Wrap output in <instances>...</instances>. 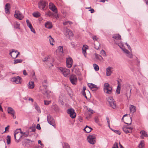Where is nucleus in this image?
Masks as SVG:
<instances>
[{"instance_id":"35","label":"nucleus","mask_w":148,"mask_h":148,"mask_svg":"<svg viewBox=\"0 0 148 148\" xmlns=\"http://www.w3.org/2000/svg\"><path fill=\"white\" fill-rule=\"evenodd\" d=\"M114 101L112 97H109L107 99V102L109 103V104L110 103H111L112 101Z\"/></svg>"},{"instance_id":"54","label":"nucleus","mask_w":148,"mask_h":148,"mask_svg":"<svg viewBox=\"0 0 148 148\" xmlns=\"http://www.w3.org/2000/svg\"><path fill=\"white\" fill-rule=\"evenodd\" d=\"M123 51L126 53L128 54H130V52L128 50H127V49H124L123 50Z\"/></svg>"},{"instance_id":"59","label":"nucleus","mask_w":148,"mask_h":148,"mask_svg":"<svg viewBox=\"0 0 148 148\" xmlns=\"http://www.w3.org/2000/svg\"><path fill=\"white\" fill-rule=\"evenodd\" d=\"M9 125H8L7 127H6L5 128V131L4 132H5L6 131H8L9 129Z\"/></svg>"},{"instance_id":"28","label":"nucleus","mask_w":148,"mask_h":148,"mask_svg":"<svg viewBox=\"0 0 148 148\" xmlns=\"http://www.w3.org/2000/svg\"><path fill=\"white\" fill-rule=\"evenodd\" d=\"M127 122H125V123L128 125H130L132 122V120L131 117H129L127 118Z\"/></svg>"},{"instance_id":"9","label":"nucleus","mask_w":148,"mask_h":148,"mask_svg":"<svg viewBox=\"0 0 148 148\" xmlns=\"http://www.w3.org/2000/svg\"><path fill=\"white\" fill-rule=\"evenodd\" d=\"M70 80L73 84L75 85L77 83V79L75 75H71L70 77Z\"/></svg>"},{"instance_id":"40","label":"nucleus","mask_w":148,"mask_h":148,"mask_svg":"<svg viewBox=\"0 0 148 148\" xmlns=\"http://www.w3.org/2000/svg\"><path fill=\"white\" fill-rule=\"evenodd\" d=\"M22 61V60L21 59H16L14 60V64H16L18 63L21 62Z\"/></svg>"},{"instance_id":"39","label":"nucleus","mask_w":148,"mask_h":148,"mask_svg":"<svg viewBox=\"0 0 148 148\" xmlns=\"http://www.w3.org/2000/svg\"><path fill=\"white\" fill-rule=\"evenodd\" d=\"M49 37L50 38H49V40L50 44L51 45H53V42L54 41V39L51 37V36H49Z\"/></svg>"},{"instance_id":"27","label":"nucleus","mask_w":148,"mask_h":148,"mask_svg":"<svg viewBox=\"0 0 148 148\" xmlns=\"http://www.w3.org/2000/svg\"><path fill=\"white\" fill-rule=\"evenodd\" d=\"M28 87L29 88H33L34 87V82H29L28 84Z\"/></svg>"},{"instance_id":"64","label":"nucleus","mask_w":148,"mask_h":148,"mask_svg":"<svg viewBox=\"0 0 148 148\" xmlns=\"http://www.w3.org/2000/svg\"><path fill=\"white\" fill-rule=\"evenodd\" d=\"M89 11H90L91 13H93L95 12L94 10L93 9H91L89 10Z\"/></svg>"},{"instance_id":"51","label":"nucleus","mask_w":148,"mask_h":148,"mask_svg":"<svg viewBox=\"0 0 148 148\" xmlns=\"http://www.w3.org/2000/svg\"><path fill=\"white\" fill-rule=\"evenodd\" d=\"M52 13L50 11H49L48 12H47L46 14H45V15L49 16H51L52 15Z\"/></svg>"},{"instance_id":"4","label":"nucleus","mask_w":148,"mask_h":148,"mask_svg":"<svg viewBox=\"0 0 148 148\" xmlns=\"http://www.w3.org/2000/svg\"><path fill=\"white\" fill-rule=\"evenodd\" d=\"M103 90L105 93L110 94L112 92V89L109 84L106 83L104 85Z\"/></svg>"},{"instance_id":"7","label":"nucleus","mask_w":148,"mask_h":148,"mask_svg":"<svg viewBox=\"0 0 148 148\" xmlns=\"http://www.w3.org/2000/svg\"><path fill=\"white\" fill-rule=\"evenodd\" d=\"M67 112L70 114V116L72 118H74L76 117V114L73 108H71L68 109L67 110Z\"/></svg>"},{"instance_id":"29","label":"nucleus","mask_w":148,"mask_h":148,"mask_svg":"<svg viewBox=\"0 0 148 148\" xmlns=\"http://www.w3.org/2000/svg\"><path fill=\"white\" fill-rule=\"evenodd\" d=\"M121 36L119 34H115L113 37L112 38L116 40H119L121 39Z\"/></svg>"},{"instance_id":"34","label":"nucleus","mask_w":148,"mask_h":148,"mask_svg":"<svg viewBox=\"0 0 148 148\" xmlns=\"http://www.w3.org/2000/svg\"><path fill=\"white\" fill-rule=\"evenodd\" d=\"M140 133L143 136L145 137H147L148 136L147 132L144 130L141 131L140 132Z\"/></svg>"},{"instance_id":"47","label":"nucleus","mask_w":148,"mask_h":148,"mask_svg":"<svg viewBox=\"0 0 148 148\" xmlns=\"http://www.w3.org/2000/svg\"><path fill=\"white\" fill-rule=\"evenodd\" d=\"M23 136H25L27 137L28 136L29 133L27 131V132H23L22 133Z\"/></svg>"},{"instance_id":"25","label":"nucleus","mask_w":148,"mask_h":148,"mask_svg":"<svg viewBox=\"0 0 148 148\" xmlns=\"http://www.w3.org/2000/svg\"><path fill=\"white\" fill-rule=\"evenodd\" d=\"M123 131L126 134H127L129 133H131L132 132L131 129H127V128L125 127H123Z\"/></svg>"},{"instance_id":"38","label":"nucleus","mask_w":148,"mask_h":148,"mask_svg":"<svg viewBox=\"0 0 148 148\" xmlns=\"http://www.w3.org/2000/svg\"><path fill=\"white\" fill-rule=\"evenodd\" d=\"M144 146V145L142 141H141L137 148H143Z\"/></svg>"},{"instance_id":"46","label":"nucleus","mask_w":148,"mask_h":148,"mask_svg":"<svg viewBox=\"0 0 148 148\" xmlns=\"http://www.w3.org/2000/svg\"><path fill=\"white\" fill-rule=\"evenodd\" d=\"M95 58H96L97 59H98V60H100V58H102V57L101 56L96 53L95 54Z\"/></svg>"},{"instance_id":"5","label":"nucleus","mask_w":148,"mask_h":148,"mask_svg":"<svg viewBox=\"0 0 148 148\" xmlns=\"http://www.w3.org/2000/svg\"><path fill=\"white\" fill-rule=\"evenodd\" d=\"M58 69L65 77L67 76L70 73V70L68 69L62 67H60Z\"/></svg>"},{"instance_id":"52","label":"nucleus","mask_w":148,"mask_h":148,"mask_svg":"<svg viewBox=\"0 0 148 148\" xmlns=\"http://www.w3.org/2000/svg\"><path fill=\"white\" fill-rule=\"evenodd\" d=\"M95 121L97 123H98L99 122V120L98 117H96L95 119Z\"/></svg>"},{"instance_id":"13","label":"nucleus","mask_w":148,"mask_h":148,"mask_svg":"<svg viewBox=\"0 0 148 148\" xmlns=\"http://www.w3.org/2000/svg\"><path fill=\"white\" fill-rule=\"evenodd\" d=\"M64 34L66 36H68L69 38L70 39L71 37L73 36V34L71 31L66 28L64 31Z\"/></svg>"},{"instance_id":"14","label":"nucleus","mask_w":148,"mask_h":148,"mask_svg":"<svg viewBox=\"0 0 148 148\" xmlns=\"http://www.w3.org/2000/svg\"><path fill=\"white\" fill-rule=\"evenodd\" d=\"M10 53L12 58H15L17 57L20 53L17 51H15L14 50L12 49V51L10 52Z\"/></svg>"},{"instance_id":"17","label":"nucleus","mask_w":148,"mask_h":148,"mask_svg":"<svg viewBox=\"0 0 148 148\" xmlns=\"http://www.w3.org/2000/svg\"><path fill=\"white\" fill-rule=\"evenodd\" d=\"M49 8L55 13L57 12V9L55 5L52 3H49Z\"/></svg>"},{"instance_id":"61","label":"nucleus","mask_w":148,"mask_h":148,"mask_svg":"<svg viewBox=\"0 0 148 148\" xmlns=\"http://www.w3.org/2000/svg\"><path fill=\"white\" fill-rule=\"evenodd\" d=\"M82 95L85 97L87 99V97L86 95V92L85 91H83Z\"/></svg>"},{"instance_id":"50","label":"nucleus","mask_w":148,"mask_h":148,"mask_svg":"<svg viewBox=\"0 0 148 148\" xmlns=\"http://www.w3.org/2000/svg\"><path fill=\"white\" fill-rule=\"evenodd\" d=\"M114 132L116 134H118L119 135H120L121 134L119 130H114Z\"/></svg>"},{"instance_id":"49","label":"nucleus","mask_w":148,"mask_h":148,"mask_svg":"<svg viewBox=\"0 0 148 148\" xmlns=\"http://www.w3.org/2000/svg\"><path fill=\"white\" fill-rule=\"evenodd\" d=\"M58 49H59L61 53H63V47H61L60 46Z\"/></svg>"},{"instance_id":"18","label":"nucleus","mask_w":148,"mask_h":148,"mask_svg":"<svg viewBox=\"0 0 148 148\" xmlns=\"http://www.w3.org/2000/svg\"><path fill=\"white\" fill-rule=\"evenodd\" d=\"M8 113L9 114H11L12 116L14 119L16 118V116L14 115L15 112L12 108L10 107H8Z\"/></svg>"},{"instance_id":"20","label":"nucleus","mask_w":148,"mask_h":148,"mask_svg":"<svg viewBox=\"0 0 148 148\" xmlns=\"http://www.w3.org/2000/svg\"><path fill=\"white\" fill-rule=\"evenodd\" d=\"M88 85L92 90L95 91L97 88V86L92 83H88Z\"/></svg>"},{"instance_id":"33","label":"nucleus","mask_w":148,"mask_h":148,"mask_svg":"<svg viewBox=\"0 0 148 148\" xmlns=\"http://www.w3.org/2000/svg\"><path fill=\"white\" fill-rule=\"evenodd\" d=\"M6 139L7 144H10L11 143V136L9 135H8L7 136Z\"/></svg>"},{"instance_id":"48","label":"nucleus","mask_w":148,"mask_h":148,"mask_svg":"<svg viewBox=\"0 0 148 148\" xmlns=\"http://www.w3.org/2000/svg\"><path fill=\"white\" fill-rule=\"evenodd\" d=\"M112 148H119L118 143H115Z\"/></svg>"},{"instance_id":"32","label":"nucleus","mask_w":148,"mask_h":148,"mask_svg":"<svg viewBox=\"0 0 148 148\" xmlns=\"http://www.w3.org/2000/svg\"><path fill=\"white\" fill-rule=\"evenodd\" d=\"M62 145L63 148H70L69 145L66 143H63Z\"/></svg>"},{"instance_id":"41","label":"nucleus","mask_w":148,"mask_h":148,"mask_svg":"<svg viewBox=\"0 0 148 148\" xmlns=\"http://www.w3.org/2000/svg\"><path fill=\"white\" fill-rule=\"evenodd\" d=\"M20 26V24L18 23L15 22L14 23V27L16 28L19 29Z\"/></svg>"},{"instance_id":"10","label":"nucleus","mask_w":148,"mask_h":148,"mask_svg":"<svg viewBox=\"0 0 148 148\" xmlns=\"http://www.w3.org/2000/svg\"><path fill=\"white\" fill-rule=\"evenodd\" d=\"M14 16L16 18L20 20H22L23 17L22 14L18 10L15 11Z\"/></svg>"},{"instance_id":"23","label":"nucleus","mask_w":148,"mask_h":148,"mask_svg":"<svg viewBox=\"0 0 148 148\" xmlns=\"http://www.w3.org/2000/svg\"><path fill=\"white\" fill-rule=\"evenodd\" d=\"M130 110L131 112L134 113L136 111V107L132 105H130Z\"/></svg>"},{"instance_id":"22","label":"nucleus","mask_w":148,"mask_h":148,"mask_svg":"<svg viewBox=\"0 0 148 148\" xmlns=\"http://www.w3.org/2000/svg\"><path fill=\"white\" fill-rule=\"evenodd\" d=\"M45 26L46 28L48 29H51L52 27V23L50 22H46L45 24Z\"/></svg>"},{"instance_id":"53","label":"nucleus","mask_w":148,"mask_h":148,"mask_svg":"<svg viewBox=\"0 0 148 148\" xmlns=\"http://www.w3.org/2000/svg\"><path fill=\"white\" fill-rule=\"evenodd\" d=\"M88 110L91 114H93L94 112V111L90 108L88 109Z\"/></svg>"},{"instance_id":"1","label":"nucleus","mask_w":148,"mask_h":148,"mask_svg":"<svg viewBox=\"0 0 148 148\" xmlns=\"http://www.w3.org/2000/svg\"><path fill=\"white\" fill-rule=\"evenodd\" d=\"M47 86L48 83H47V80H45L42 82V86H40L39 89L40 90L43 95H47V98L49 99L50 97V94L51 93V92L47 90Z\"/></svg>"},{"instance_id":"8","label":"nucleus","mask_w":148,"mask_h":148,"mask_svg":"<svg viewBox=\"0 0 148 148\" xmlns=\"http://www.w3.org/2000/svg\"><path fill=\"white\" fill-rule=\"evenodd\" d=\"M95 137L92 135L89 136L87 138L88 141L91 144H94L95 143Z\"/></svg>"},{"instance_id":"45","label":"nucleus","mask_w":148,"mask_h":148,"mask_svg":"<svg viewBox=\"0 0 148 148\" xmlns=\"http://www.w3.org/2000/svg\"><path fill=\"white\" fill-rule=\"evenodd\" d=\"M44 104L46 105H48L51 103V101H46L44 100Z\"/></svg>"},{"instance_id":"36","label":"nucleus","mask_w":148,"mask_h":148,"mask_svg":"<svg viewBox=\"0 0 148 148\" xmlns=\"http://www.w3.org/2000/svg\"><path fill=\"white\" fill-rule=\"evenodd\" d=\"M27 26L30 28H32V24L29 20L27 19L26 21Z\"/></svg>"},{"instance_id":"30","label":"nucleus","mask_w":148,"mask_h":148,"mask_svg":"<svg viewBox=\"0 0 148 148\" xmlns=\"http://www.w3.org/2000/svg\"><path fill=\"white\" fill-rule=\"evenodd\" d=\"M88 46L86 45H84L83 47L82 48L83 53L84 54L85 56V54L86 53V49H87Z\"/></svg>"},{"instance_id":"44","label":"nucleus","mask_w":148,"mask_h":148,"mask_svg":"<svg viewBox=\"0 0 148 148\" xmlns=\"http://www.w3.org/2000/svg\"><path fill=\"white\" fill-rule=\"evenodd\" d=\"M38 19L39 22L41 24L43 23L44 20L42 17H40L38 18Z\"/></svg>"},{"instance_id":"60","label":"nucleus","mask_w":148,"mask_h":148,"mask_svg":"<svg viewBox=\"0 0 148 148\" xmlns=\"http://www.w3.org/2000/svg\"><path fill=\"white\" fill-rule=\"evenodd\" d=\"M30 29L31 30V31L32 32H33L34 33H36V32L35 31V30L33 28V27H32V28H30Z\"/></svg>"},{"instance_id":"31","label":"nucleus","mask_w":148,"mask_h":148,"mask_svg":"<svg viewBox=\"0 0 148 148\" xmlns=\"http://www.w3.org/2000/svg\"><path fill=\"white\" fill-rule=\"evenodd\" d=\"M109 106L112 108L113 109L115 108L116 106V104L115 103V101H112L111 103H110L109 104Z\"/></svg>"},{"instance_id":"2","label":"nucleus","mask_w":148,"mask_h":148,"mask_svg":"<svg viewBox=\"0 0 148 148\" xmlns=\"http://www.w3.org/2000/svg\"><path fill=\"white\" fill-rule=\"evenodd\" d=\"M23 132L21 129L16 130L14 132V137L17 143L19 142V140L23 136Z\"/></svg>"},{"instance_id":"15","label":"nucleus","mask_w":148,"mask_h":148,"mask_svg":"<svg viewBox=\"0 0 148 148\" xmlns=\"http://www.w3.org/2000/svg\"><path fill=\"white\" fill-rule=\"evenodd\" d=\"M73 63V60L71 58L69 57L66 58V65L67 67L71 68Z\"/></svg>"},{"instance_id":"62","label":"nucleus","mask_w":148,"mask_h":148,"mask_svg":"<svg viewBox=\"0 0 148 148\" xmlns=\"http://www.w3.org/2000/svg\"><path fill=\"white\" fill-rule=\"evenodd\" d=\"M123 127H126L127 128V129H131L132 131V128L131 127H129L128 126H125Z\"/></svg>"},{"instance_id":"19","label":"nucleus","mask_w":148,"mask_h":148,"mask_svg":"<svg viewBox=\"0 0 148 148\" xmlns=\"http://www.w3.org/2000/svg\"><path fill=\"white\" fill-rule=\"evenodd\" d=\"M10 4L9 3H7L5 6V13L7 14H9L10 13Z\"/></svg>"},{"instance_id":"24","label":"nucleus","mask_w":148,"mask_h":148,"mask_svg":"<svg viewBox=\"0 0 148 148\" xmlns=\"http://www.w3.org/2000/svg\"><path fill=\"white\" fill-rule=\"evenodd\" d=\"M84 130H85L86 133H89L91 132L92 130V129L91 127L86 125Z\"/></svg>"},{"instance_id":"55","label":"nucleus","mask_w":148,"mask_h":148,"mask_svg":"<svg viewBox=\"0 0 148 148\" xmlns=\"http://www.w3.org/2000/svg\"><path fill=\"white\" fill-rule=\"evenodd\" d=\"M38 144H40V145L42 147L44 146V145L42 144L41 143V142L40 140H39L38 141Z\"/></svg>"},{"instance_id":"3","label":"nucleus","mask_w":148,"mask_h":148,"mask_svg":"<svg viewBox=\"0 0 148 148\" xmlns=\"http://www.w3.org/2000/svg\"><path fill=\"white\" fill-rule=\"evenodd\" d=\"M47 3L45 0H40L38 3V8L43 10H45L47 8Z\"/></svg>"},{"instance_id":"16","label":"nucleus","mask_w":148,"mask_h":148,"mask_svg":"<svg viewBox=\"0 0 148 148\" xmlns=\"http://www.w3.org/2000/svg\"><path fill=\"white\" fill-rule=\"evenodd\" d=\"M50 56H49L47 57H45L44 58V60H43V61L44 62H45V64H47V65H48L49 66H53V64L51 63H50V65H49V62H50Z\"/></svg>"},{"instance_id":"6","label":"nucleus","mask_w":148,"mask_h":148,"mask_svg":"<svg viewBox=\"0 0 148 148\" xmlns=\"http://www.w3.org/2000/svg\"><path fill=\"white\" fill-rule=\"evenodd\" d=\"M11 80L16 84H21L22 81L21 78L19 76L15 77L12 78Z\"/></svg>"},{"instance_id":"43","label":"nucleus","mask_w":148,"mask_h":148,"mask_svg":"<svg viewBox=\"0 0 148 148\" xmlns=\"http://www.w3.org/2000/svg\"><path fill=\"white\" fill-rule=\"evenodd\" d=\"M100 53L101 55L104 56H106V53L105 51L103 50H102L101 51Z\"/></svg>"},{"instance_id":"11","label":"nucleus","mask_w":148,"mask_h":148,"mask_svg":"<svg viewBox=\"0 0 148 148\" xmlns=\"http://www.w3.org/2000/svg\"><path fill=\"white\" fill-rule=\"evenodd\" d=\"M32 143L30 140H25L22 142V145L25 148H27L29 147Z\"/></svg>"},{"instance_id":"12","label":"nucleus","mask_w":148,"mask_h":148,"mask_svg":"<svg viewBox=\"0 0 148 148\" xmlns=\"http://www.w3.org/2000/svg\"><path fill=\"white\" fill-rule=\"evenodd\" d=\"M47 120L48 123L53 126H54L55 125V121L52 117H51L50 115H48L47 117Z\"/></svg>"},{"instance_id":"57","label":"nucleus","mask_w":148,"mask_h":148,"mask_svg":"<svg viewBox=\"0 0 148 148\" xmlns=\"http://www.w3.org/2000/svg\"><path fill=\"white\" fill-rule=\"evenodd\" d=\"M33 16L37 18V12H35L33 14Z\"/></svg>"},{"instance_id":"58","label":"nucleus","mask_w":148,"mask_h":148,"mask_svg":"<svg viewBox=\"0 0 148 148\" xmlns=\"http://www.w3.org/2000/svg\"><path fill=\"white\" fill-rule=\"evenodd\" d=\"M125 44L127 47L128 48V49L129 50H130L131 49V48L130 47V46L127 42L125 43Z\"/></svg>"},{"instance_id":"37","label":"nucleus","mask_w":148,"mask_h":148,"mask_svg":"<svg viewBox=\"0 0 148 148\" xmlns=\"http://www.w3.org/2000/svg\"><path fill=\"white\" fill-rule=\"evenodd\" d=\"M93 67L94 69L96 71H98L99 70V67L96 64H93Z\"/></svg>"},{"instance_id":"21","label":"nucleus","mask_w":148,"mask_h":148,"mask_svg":"<svg viewBox=\"0 0 148 148\" xmlns=\"http://www.w3.org/2000/svg\"><path fill=\"white\" fill-rule=\"evenodd\" d=\"M112 69V68L108 66L106 69V75L107 76H110L111 74L112 73V72L111 71V69Z\"/></svg>"},{"instance_id":"42","label":"nucleus","mask_w":148,"mask_h":148,"mask_svg":"<svg viewBox=\"0 0 148 148\" xmlns=\"http://www.w3.org/2000/svg\"><path fill=\"white\" fill-rule=\"evenodd\" d=\"M120 87L119 86V85L118 84V86H117V89L116 90V92L118 94H119L120 93Z\"/></svg>"},{"instance_id":"63","label":"nucleus","mask_w":148,"mask_h":148,"mask_svg":"<svg viewBox=\"0 0 148 148\" xmlns=\"http://www.w3.org/2000/svg\"><path fill=\"white\" fill-rule=\"evenodd\" d=\"M57 13H56V14L54 15V16L55 17V18H58L59 17V16L58 14H57Z\"/></svg>"},{"instance_id":"26","label":"nucleus","mask_w":148,"mask_h":148,"mask_svg":"<svg viewBox=\"0 0 148 148\" xmlns=\"http://www.w3.org/2000/svg\"><path fill=\"white\" fill-rule=\"evenodd\" d=\"M36 130L35 127V126H32V127H30L27 130L28 132L29 133L32 132H34Z\"/></svg>"},{"instance_id":"56","label":"nucleus","mask_w":148,"mask_h":148,"mask_svg":"<svg viewBox=\"0 0 148 148\" xmlns=\"http://www.w3.org/2000/svg\"><path fill=\"white\" fill-rule=\"evenodd\" d=\"M92 38L94 40H96V41H97V40L98 39V38H97V37L96 36H94Z\"/></svg>"}]
</instances>
